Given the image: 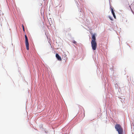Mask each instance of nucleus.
<instances>
[{
  "label": "nucleus",
  "mask_w": 134,
  "mask_h": 134,
  "mask_svg": "<svg viewBox=\"0 0 134 134\" xmlns=\"http://www.w3.org/2000/svg\"><path fill=\"white\" fill-rule=\"evenodd\" d=\"M72 43L74 44H76L77 43V42L76 41H75V40H73L72 41Z\"/></svg>",
  "instance_id": "12"
},
{
  "label": "nucleus",
  "mask_w": 134,
  "mask_h": 134,
  "mask_svg": "<svg viewBox=\"0 0 134 134\" xmlns=\"http://www.w3.org/2000/svg\"><path fill=\"white\" fill-rule=\"evenodd\" d=\"M2 47H3V48H4L2 46Z\"/></svg>",
  "instance_id": "18"
},
{
  "label": "nucleus",
  "mask_w": 134,
  "mask_h": 134,
  "mask_svg": "<svg viewBox=\"0 0 134 134\" xmlns=\"http://www.w3.org/2000/svg\"><path fill=\"white\" fill-rule=\"evenodd\" d=\"M114 127L116 131H118L119 130L122 128L120 124H118L115 125Z\"/></svg>",
  "instance_id": "3"
},
{
  "label": "nucleus",
  "mask_w": 134,
  "mask_h": 134,
  "mask_svg": "<svg viewBox=\"0 0 134 134\" xmlns=\"http://www.w3.org/2000/svg\"><path fill=\"white\" fill-rule=\"evenodd\" d=\"M131 11L132 13L134 15V11L133 10H132L131 9Z\"/></svg>",
  "instance_id": "14"
},
{
  "label": "nucleus",
  "mask_w": 134,
  "mask_h": 134,
  "mask_svg": "<svg viewBox=\"0 0 134 134\" xmlns=\"http://www.w3.org/2000/svg\"><path fill=\"white\" fill-rule=\"evenodd\" d=\"M119 11H120V14H121V12H122V10H120Z\"/></svg>",
  "instance_id": "15"
},
{
  "label": "nucleus",
  "mask_w": 134,
  "mask_h": 134,
  "mask_svg": "<svg viewBox=\"0 0 134 134\" xmlns=\"http://www.w3.org/2000/svg\"><path fill=\"white\" fill-rule=\"evenodd\" d=\"M126 43V44H127V45L129 46V45H128V43Z\"/></svg>",
  "instance_id": "17"
},
{
  "label": "nucleus",
  "mask_w": 134,
  "mask_h": 134,
  "mask_svg": "<svg viewBox=\"0 0 134 134\" xmlns=\"http://www.w3.org/2000/svg\"><path fill=\"white\" fill-rule=\"evenodd\" d=\"M25 42H29L27 37L26 34L25 35Z\"/></svg>",
  "instance_id": "8"
},
{
  "label": "nucleus",
  "mask_w": 134,
  "mask_h": 134,
  "mask_svg": "<svg viewBox=\"0 0 134 134\" xmlns=\"http://www.w3.org/2000/svg\"><path fill=\"white\" fill-rule=\"evenodd\" d=\"M115 87L116 89L118 88V85L117 84H115Z\"/></svg>",
  "instance_id": "11"
},
{
  "label": "nucleus",
  "mask_w": 134,
  "mask_h": 134,
  "mask_svg": "<svg viewBox=\"0 0 134 134\" xmlns=\"http://www.w3.org/2000/svg\"><path fill=\"white\" fill-rule=\"evenodd\" d=\"M84 116H85V114H84Z\"/></svg>",
  "instance_id": "19"
},
{
  "label": "nucleus",
  "mask_w": 134,
  "mask_h": 134,
  "mask_svg": "<svg viewBox=\"0 0 134 134\" xmlns=\"http://www.w3.org/2000/svg\"><path fill=\"white\" fill-rule=\"evenodd\" d=\"M108 17L109 19L111 21H113V18L110 16H109Z\"/></svg>",
  "instance_id": "10"
},
{
  "label": "nucleus",
  "mask_w": 134,
  "mask_h": 134,
  "mask_svg": "<svg viewBox=\"0 0 134 134\" xmlns=\"http://www.w3.org/2000/svg\"><path fill=\"white\" fill-rule=\"evenodd\" d=\"M55 57L59 61L62 60V58L59 55L58 53H56L55 54Z\"/></svg>",
  "instance_id": "4"
},
{
  "label": "nucleus",
  "mask_w": 134,
  "mask_h": 134,
  "mask_svg": "<svg viewBox=\"0 0 134 134\" xmlns=\"http://www.w3.org/2000/svg\"><path fill=\"white\" fill-rule=\"evenodd\" d=\"M117 131L118 132V134H123L124 133V130L122 128Z\"/></svg>",
  "instance_id": "6"
},
{
  "label": "nucleus",
  "mask_w": 134,
  "mask_h": 134,
  "mask_svg": "<svg viewBox=\"0 0 134 134\" xmlns=\"http://www.w3.org/2000/svg\"><path fill=\"white\" fill-rule=\"evenodd\" d=\"M119 98L120 99L119 100L121 102L123 103L124 102V101L125 98H121V97H119Z\"/></svg>",
  "instance_id": "9"
},
{
  "label": "nucleus",
  "mask_w": 134,
  "mask_h": 134,
  "mask_svg": "<svg viewBox=\"0 0 134 134\" xmlns=\"http://www.w3.org/2000/svg\"><path fill=\"white\" fill-rule=\"evenodd\" d=\"M96 34L95 33L94 34H91V37H92V39H91V41H92V40H94V41H96Z\"/></svg>",
  "instance_id": "5"
},
{
  "label": "nucleus",
  "mask_w": 134,
  "mask_h": 134,
  "mask_svg": "<svg viewBox=\"0 0 134 134\" xmlns=\"http://www.w3.org/2000/svg\"><path fill=\"white\" fill-rule=\"evenodd\" d=\"M45 132L46 133H47V132L46 131H45Z\"/></svg>",
  "instance_id": "16"
},
{
  "label": "nucleus",
  "mask_w": 134,
  "mask_h": 134,
  "mask_svg": "<svg viewBox=\"0 0 134 134\" xmlns=\"http://www.w3.org/2000/svg\"><path fill=\"white\" fill-rule=\"evenodd\" d=\"M22 27H23V30L24 31H25V29H24V27L23 25V24L22 25Z\"/></svg>",
  "instance_id": "13"
},
{
  "label": "nucleus",
  "mask_w": 134,
  "mask_h": 134,
  "mask_svg": "<svg viewBox=\"0 0 134 134\" xmlns=\"http://www.w3.org/2000/svg\"><path fill=\"white\" fill-rule=\"evenodd\" d=\"M92 49L93 51L96 49L97 47V43L96 41L92 40L91 42Z\"/></svg>",
  "instance_id": "1"
},
{
  "label": "nucleus",
  "mask_w": 134,
  "mask_h": 134,
  "mask_svg": "<svg viewBox=\"0 0 134 134\" xmlns=\"http://www.w3.org/2000/svg\"><path fill=\"white\" fill-rule=\"evenodd\" d=\"M25 46L26 48V49L27 50H29V42H25Z\"/></svg>",
  "instance_id": "7"
},
{
  "label": "nucleus",
  "mask_w": 134,
  "mask_h": 134,
  "mask_svg": "<svg viewBox=\"0 0 134 134\" xmlns=\"http://www.w3.org/2000/svg\"><path fill=\"white\" fill-rule=\"evenodd\" d=\"M110 9L113 17L115 19H116V17L114 13L115 10L110 5Z\"/></svg>",
  "instance_id": "2"
}]
</instances>
